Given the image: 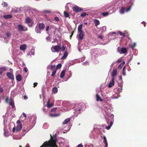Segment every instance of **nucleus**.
Listing matches in <instances>:
<instances>
[{"label": "nucleus", "instance_id": "nucleus-6", "mask_svg": "<svg viewBox=\"0 0 147 147\" xmlns=\"http://www.w3.org/2000/svg\"><path fill=\"white\" fill-rule=\"evenodd\" d=\"M4 136H7L9 134V133L7 131H6L5 130H4Z\"/></svg>", "mask_w": 147, "mask_h": 147}, {"label": "nucleus", "instance_id": "nucleus-16", "mask_svg": "<svg viewBox=\"0 0 147 147\" xmlns=\"http://www.w3.org/2000/svg\"><path fill=\"white\" fill-rule=\"evenodd\" d=\"M18 72V71H16V74H17V73Z\"/></svg>", "mask_w": 147, "mask_h": 147}, {"label": "nucleus", "instance_id": "nucleus-3", "mask_svg": "<svg viewBox=\"0 0 147 147\" xmlns=\"http://www.w3.org/2000/svg\"><path fill=\"white\" fill-rule=\"evenodd\" d=\"M12 17V16L11 15H7L4 16H3V17L6 19H7L9 18H11Z\"/></svg>", "mask_w": 147, "mask_h": 147}, {"label": "nucleus", "instance_id": "nucleus-14", "mask_svg": "<svg viewBox=\"0 0 147 147\" xmlns=\"http://www.w3.org/2000/svg\"><path fill=\"white\" fill-rule=\"evenodd\" d=\"M10 124L11 125H14V124L12 122V123H11Z\"/></svg>", "mask_w": 147, "mask_h": 147}, {"label": "nucleus", "instance_id": "nucleus-4", "mask_svg": "<svg viewBox=\"0 0 147 147\" xmlns=\"http://www.w3.org/2000/svg\"><path fill=\"white\" fill-rule=\"evenodd\" d=\"M1 5L3 7H6L8 6V4L7 3L5 2H3L1 4Z\"/></svg>", "mask_w": 147, "mask_h": 147}, {"label": "nucleus", "instance_id": "nucleus-2", "mask_svg": "<svg viewBox=\"0 0 147 147\" xmlns=\"http://www.w3.org/2000/svg\"><path fill=\"white\" fill-rule=\"evenodd\" d=\"M7 75L9 78L11 79H14V76L10 72H8L7 73Z\"/></svg>", "mask_w": 147, "mask_h": 147}, {"label": "nucleus", "instance_id": "nucleus-15", "mask_svg": "<svg viewBox=\"0 0 147 147\" xmlns=\"http://www.w3.org/2000/svg\"><path fill=\"white\" fill-rule=\"evenodd\" d=\"M16 122L17 123H18V120Z\"/></svg>", "mask_w": 147, "mask_h": 147}, {"label": "nucleus", "instance_id": "nucleus-11", "mask_svg": "<svg viewBox=\"0 0 147 147\" xmlns=\"http://www.w3.org/2000/svg\"><path fill=\"white\" fill-rule=\"evenodd\" d=\"M13 139H14V140H17L18 139V138H16L15 136H14L13 137Z\"/></svg>", "mask_w": 147, "mask_h": 147}, {"label": "nucleus", "instance_id": "nucleus-8", "mask_svg": "<svg viewBox=\"0 0 147 147\" xmlns=\"http://www.w3.org/2000/svg\"><path fill=\"white\" fill-rule=\"evenodd\" d=\"M16 128L15 127H13L12 129V131L13 132H15L16 131Z\"/></svg>", "mask_w": 147, "mask_h": 147}, {"label": "nucleus", "instance_id": "nucleus-5", "mask_svg": "<svg viewBox=\"0 0 147 147\" xmlns=\"http://www.w3.org/2000/svg\"><path fill=\"white\" fill-rule=\"evenodd\" d=\"M5 70V69L3 68H0V75H1L2 72Z\"/></svg>", "mask_w": 147, "mask_h": 147}, {"label": "nucleus", "instance_id": "nucleus-1", "mask_svg": "<svg viewBox=\"0 0 147 147\" xmlns=\"http://www.w3.org/2000/svg\"><path fill=\"white\" fill-rule=\"evenodd\" d=\"M5 101L7 103H9L10 105H11L13 108L15 107L13 101L11 98L9 99L8 98H7L5 100Z\"/></svg>", "mask_w": 147, "mask_h": 147}, {"label": "nucleus", "instance_id": "nucleus-12", "mask_svg": "<svg viewBox=\"0 0 147 147\" xmlns=\"http://www.w3.org/2000/svg\"><path fill=\"white\" fill-rule=\"evenodd\" d=\"M9 70L11 72H12L13 71V69L11 68Z\"/></svg>", "mask_w": 147, "mask_h": 147}, {"label": "nucleus", "instance_id": "nucleus-13", "mask_svg": "<svg viewBox=\"0 0 147 147\" xmlns=\"http://www.w3.org/2000/svg\"><path fill=\"white\" fill-rule=\"evenodd\" d=\"M18 125L17 126L16 132H17L18 131Z\"/></svg>", "mask_w": 147, "mask_h": 147}, {"label": "nucleus", "instance_id": "nucleus-9", "mask_svg": "<svg viewBox=\"0 0 147 147\" xmlns=\"http://www.w3.org/2000/svg\"><path fill=\"white\" fill-rule=\"evenodd\" d=\"M6 35L7 37H9L10 36V34L9 33H7L6 34Z\"/></svg>", "mask_w": 147, "mask_h": 147}, {"label": "nucleus", "instance_id": "nucleus-7", "mask_svg": "<svg viewBox=\"0 0 147 147\" xmlns=\"http://www.w3.org/2000/svg\"><path fill=\"white\" fill-rule=\"evenodd\" d=\"M3 88L1 87H0V93H2L3 92Z\"/></svg>", "mask_w": 147, "mask_h": 147}, {"label": "nucleus", "instance_id": "nucleus-10", "mask_svg": "<svg viewBox=\"0 0 147 147\" xmlns=\"http://www.w3.org/2000/svg\"><path fill=\"white\" fill-rule=\"evenodd\" d=\"M16 79L18 81V74H17L16 76Z\"/></svg>", "mask_w": 147, "mask_h": 147}]
</instances>
